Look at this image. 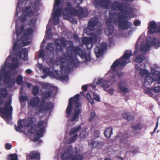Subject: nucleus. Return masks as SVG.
Returning <instances> with one entry per match:
<instances>
[{
  "instance_id": "25",
  "label": "nucleus",
  "mask_w": 160,
  "mask_h": 160,
  "mask_svg": "<svg viewBox=\"0 0 160 160\" xmlns=\"http://www.w3.org/2000/svg\"><path fill=\"white\" fill-rule=\"evenodd\" d=\"M42 71L45 74L48 75L51 77H56V76H55L53 72L50 71V69L49 68L44 67Z\"/></svg>"
},
{
  "instance_id": "41",
  "label": "nucleus",
  "mask_w": 160,
  "mask_h": 160,
  "mask_svg": "<svg viewBox=\"0 0 160 160\" xmlns=\"http://www.w3.org/2000/svg\"><path fill=\"white\" fill-rule=\"evenodd\" d=\"M37 67L38 69H39L40 70L42 71L44 68V67L43 66L42 64H40L39 63L37 64Z\"/></svg>"
},
{
  "instance_id": "29",
  "label": "nucleus",
  "mask_w": 160,
  "mask_h": 160,
  "mask_svg": "<svg viewBox=\"0 0 160 160\" xmlns=\"http://www.w3.org/2000/svg\"><path fill=\"white\" fill-rule=\"evenodd\" d=\"M86 98L88 102L90 103L91 104L93 105L94 104V101L92 98L90 94L88 92L87 94Z\"/></svg>"
},
{
  "instance_id": "45",
  "label": "nucleus",
  "mask_w": 160,
  "mask_h": 160,
  "mask_svg": "<svg viewBox=\"0 0 160 160\" xmlns=\"http://www.w3.org/2000/svg\"><path fill=\"white\" fill-rule=\"evenodd\" d=\"M25 72L28 74H30L32 73V71L30 69H28Z\"/></svg>"
},
{
  "instance_id": "24",
  "label": "nucleus",
  "mask_w": 160,
  "mask_h": 160,
  "mask_svg": "<svg viewBox=\"0 0 160 160\" xmlns=\"http://www.w3.org/2000/svg\"><path fill=\"white\" fill-rule=\"evenodd\" d=\"M112 134V128L111 127L107 128L104 132V134L105 136L108 138H109Z\"/></svg>"
},
{
  "instance_id": "30",
  "label": "nucleus",
  "mask_w": 160,
  "mask_h": 160,
  "mask_svg": "<svg viewBox=\"0 0 160 160\" xmlns=\"http://www.w3.org/2000/svg\"><path fill=\"white\" fill-rule=\"evenodd\" d=\"M144 92L145 93L150 97H152L153 96V93L152 92V90L150 88H146L144 89Z\"/></svg>"
},
{
  "instance_id": "33",
  "label": "nucleus",
  "mask_w": 160,
  "mask_h": 160,
  "mask_svg": "<svg viewBox=\"0 0 160 160\" xmlns=\"http://www.w3.org/2000/svg\"><path fill=\"white\" fill-rule=\"evenodd\" d=\"M86 128L84 130L81 131L79 135V138H84L86 135Z\"/></svg>"
},
{
  "instance_id": "55",
  "label": "nucleus",
  "mask_w": 160,
  "mask_h": 160,
  "mask_svg": "<svg viewBox=\"0 0 160 160\" xmlns=\"http://www.w3.org/2000/svg\"><path fill=\"white\" fill-rule=\"evenodd\" d=\"M120 159H121L122 160H123V158H122V157H120Z\"/></svg>"
},
{
  "instance_id": "15",
  "label": "nucleus",
  "mask_w": 160,
  "mask_h": 160,
  "mask_svg": "<svg viewBox=\"0 0 160 160\" xmlns=\"http://www.w3.org/2000/svg\"><path fill=\"white\" fill-rule=\"evenodd\" d=\"M93 3L96 8L108 9L110 8L111 1L110 0H94Z\"/></svg>"
},
{
  "instance_id": "43",
  "label": "nucleus",
  "mask_w": 160,
  "mask_h": 160,
  "mask_svg": "<svg viewBox=\"0 0 160 160\" xmlns=\"http://www.w3.org/2000/svg\"><path fill=\"white\" fill-rule=\"evenodd\" d=\"M87 85H83L82 87V89L83 90L85 91H86L87 90V88L88 87Z\"/></svg>"
},
{
  "instance_id": "44",
  "label": "nucleus",
  "mask_w": 160,
  "mask_h": 160,
  "mask_svg": "<svg viewBox=\"0 0 160 160\" xmlns=\"http://www.w3.org/2000/svg\"><path fill=\"white\" fill-rule=\"evenodd\" d=\"M129 113H125V114H124L123 115V117L124 118H126L127 119H129Z\"/></svg>"
},
{
  "instance_id": "42",
  "label": "nucleus",
  "mask_w": 160,
  "mask_h": 160,
  "mask_svg": "<svg viewBox=\"0 0 160 160\" xmlns=\"http://www.w3.org/2000/svg\"><path fill=\"white\" fill-rule=\"evenodd\" d=\"M74 2L78 4H80L82 2L83 0H74Z\"/></svg>"
},
{
  "instance_id": "27",
  "label": "nucleus",
  "mask_w": 160,
  "mask_h": 160,
  "mask_svg": "<svg viewBox=\"0 0 160 160\" xmlns=\"http://www.w3.org/2000/svg\"><path fill=\"white\" fill-rule=\"evenodd\" d=\"M39 88L37 86L35 85L33 87L32 93L34 96L37 95L39 92Z\"/></svg>"
},
{
  "instance_id": "35",
  "label": "nucleus",
  "mask_w": 160,
  "mask_h": 160,
  "mask_svg": "<svg viewBox=\"0 0 160 160\" xmlns=\"http://www.w3.org/2000/svg\"><path fill=\"white\" fill-rule=\"evenodd\" d=\"M96 116V114L94 112H91L90 117L88 119L89 121H92Z\"/></svg>"
},
{
  "instance_id": "56",
  "label": "nucleus",
  "mask_w": 160,
  "mask_h": 160,
  "mask_svg": "<svg viewBox=\"0 0 160 160\" xmlns=\"http://www.w3.org/2000/svg\"><path fill=\"white\" fill-rule=\"evenodd\" d=\"M132 152H134V151H132Z\"/></svg>"
},
{
  "instance_id": "46",
  "label": "nucleus",
  "mask_w": 160,
  "mask_h": 160,
  "mask_svg": "<svg viewBox=\"0 0 160 160\" xmlns=\"http://www.w3.org/2000/svg\"><path fill=\"white\" fill-rule=\"evenodd\" d=\"M25 84L27 87L28 88H30L32 86V85L31 83L28 82H26V83Z\"/></svg>"
},
{
  "instance_id": "47",
  "label": "nucleus",
  "mask_w": 160,
  "mask_h": 160,
  "mask_svg": "<svg viewBox=\"0 0 160 160\" xmlns=\"http://www.w3.org/2000/svg\"><path fill=\"white\" fill-rule=\"evenodd\" d=\"M89 87H90V90H91V88L92 89H94L96 88V87L94 85H89Z\"/></svg>"
},
{
  "instance_id": "51",
  "label": "nucleus",
  "mask_w": 160,
  "mask_h": 160,
  "mask_svg": "<svg viewBox=\"0 0 160 160\" xmlns=\"http://www.w3.org/2000/svg\"><path fill=\"white\" fill-rule=\"evenodd\" d=\"M159 25L158 28V32H160V22L159 23Z\"/></svg>"
},
{
  "instance_id": "8",
  "label": "nucleus",
  "mask_w": 160,
  "mask_h": 160,
  "mask_svg": "<svg viewBox=\"0 0 160 160\" xmlns=\"http://www.w3.org/2000/svg\"><path fill=\"white\" fill-rule=\"evenodd\" d=\"M88 14L87 8H82L79 6L73 8L71 3L68 2L63 12V17L71 23L75 24L77 23V21L73 17L77 16L81 18L87 17Z\"/></svg>"
},
{
  "instance_id": "14",
  "label": "nucleus",
  "mask_w": 160,
  "mask_h": 160,
  "mask_svg": "<svg viewBox=\"0 0 160 160\" xmlns=\"http://www.w3.org/2000/svg\"><path fill=\"white\" fill-rule=\"evenodd\" d=\"M139 74L141 76L144 77V83L146 85H150L154 78L152 77V74L146 70L140 69Z\"/></svg>"
},
{
  "instance_id": "4",
  "label": "nucleus",
  "mask_w": 160,
  "mask_h": 160,
  "mask_svg": "<svg viewBox=\"0 0 160 160\" xmlns=\"http://www.w3.org/2000/svg\"><path fill=\"white\" fill-rule=\"evenodd\" d=\"M132 55L131 50H126L122 57L116 60L111 66V69L106 73L103 78H98L95 81L97 85L101 84V87L103 90L112 95L113 93L114 89L111 87L110 82H115L122 78L124 73L119 71H117L118 67L125 66L127 63L131 62L129 59Z\"/></svg>"
},
{
  "instance_id": "5",
  "label": "nucleus",
  "mask_w": 160,
  "mask_h": 160,
  "mask_svg": "<svg viewBox=\"0 0 160 160\" xmlns=\"http://www.w3.org/2000/svg\"><path fill=\"white\" fill-rule=\"evenodd\" d=\"M36 118H32L20 120L18 122V126H15V128L16 131L20 132L22 131L21 129L22 128L30 127L28 130L29 132L34 134L35 136L33 140L34 141H38L39 143H41L42 141L39 138L43 137L45 132V128L47 126V121L46 120L40 121L37 126L34 124L36 122Z\"/></svg>"
},
{
  "instance_id": "18",
  "label": "nucleus",
  "mask_w": 160,
  "mask_h": 160,
  "mask_svg": "<svg viewBox=\"0 0 160 160\" xmlns=\"http://www.w3.org/2000/svg\"><path fill=\"white\" fill-rule=\"evenodd\" d=\"M151 71L152 74L153 76L158 77L157 78H154V81L156 82L158 84H160V67L157 65H155L153 67L151 68Z\"/></svg>"
},
{
  "instance_id": "10",
  "label": "nucleus",
  "mask_w": 160,
  "mask_h": 160,
  "mask_svg": "<svg viewBox=\"0 0 160 160\" xmlns=\"http://www.w3.org/2000/svg\"><path fill=\"white\" fill-rule=\"evenodd\" d=\"M61 154L62 160H82L83 158L82 153L78 151L77 148H72L71 146L64 148L60 146L58 150V157Z\"/></svg>"
},
{
  "instance_id": "23",
  "label": "nucleus",
  "mask_w": 160,
  "mask_h": 160,
  "mask_svg": "<svg viewBox=\"0 0 160 160\" xmlns=\"http://www.w3.org/2000/svg\"><path fill=\"white\" fill-rule=\"evenodd\" d=\"M128 135L126 133H120L118 136L121 142L126 144L128 142Z\"/></svg>"
},
{
  "instance_id": "17",
  "label": "nucleus",
  "mask_w": 160,
  "mask_h": 160,
  "mask_svg": "<svg viewBox=\"0 0 160 160\" xmlns=\"http://www.w3.org/2000/svg\"><path fill=\"white\" fill-rule=\"evenodd\" d=\"M107 45L106 42L101 43L100 47H97L95 49V53L97 58H99L102 56L103 52L107 49Z\"/></svg>"
},
{
  "instance_id": "12",
  "label": "nucleus",
  "mask_w": 160,
  "mask_h": 160,
  "mask_svg": "<svg viewBox=\"0 0 160 160\" xmlns=\"http://www.w3.org/2000/svg\"><path fill=\"white\" fill-rule=\"evenodd\" d=\"M29 105L32 107H38V110L37 112L39 114L46 110H50L53 109L54 107L53 103L52 102H48L46 104L44 101L40 102V99L38 96L34 97L30 99L28 102Z\"/></svg>"
},
{
  "instance_id": "7",
  "label": "nucleus",
  "mask_w": 160,
  "mask_h": 160,
  "mask_svg": "<svg viewBox=\"0 0 160 160\" xmlns=\"http://www.w3.org/2000/svg\"><path fill=\"white\" fill-rule=\"evenodd\" d=\"M79 94H77L69 99V103L66 110V117L69 119L67 122L68 126L74 124L73 122L78 120V117L81 112V105L79 102Z\"/></svg>"
},
{
  "instance_id": "2",
  "label": "nucleus",
  "mask_w": 160,
  "mask_h": 160,
  "mask_svg": "<svg viewBox=\"0 0 160 160\" xmlns=\"http://www.w3.org/2000/svg\"><path fill=\"white\" fill-rule=\"evenodd\" d=\"M46 41L44 39L41 46V49L39 51V57L46 59L47 62H50L52 66V69L58 75V79L62 82L67 81L69 78L68 74L71 70V67L77 65L78 61L76 57L78 55L84 62L88 61L90 60V52H88L86 53H84L82 50L79 47H74L73 45V42L70 41L69 42V47L67 49V52L65 54H62L61 57L58 60L53 62V56L55 54H57L58 52L61 53L63 50L66 47V42L65 38H62L60 39H56L55 41L56 48L52 43H49L46 48L47 49L50 53L47 55L44 53V49H42L43 44L45 43Z\"/></svg>"
},
{
  "instance_id": "39",
  "label": "nucleus",
  "mask_w": 160,
  "mask_h": 160,
  "mask_svg": "<svg viewBox=\"0 0 160 160\" xmlns=\"http://www.w3.org/2000/svg\"><path fill=\"white\" fill-rule=\"evenodd\" d=\"M133 24L136 26H139L141 25V21L138 20H136L134 21Z\"/></svg>"
},
{
  "instance_id": "11",
  "label": "nucleus",
  "mask_w": 160,
  "mask_h": 160,
  "mask_svg": "<svg viewBox=\"0 0 160 160\" xmlns=\"http://www.w3.org/2000/svg\"><path fill=\"white\" fill-rule=\"evenodd\" d=\"M61 0H55L53 5V12L52 15V18L50 19L48 24L47 26L46 34L48 37L51 35V27L52 21L55 25H58L59 23L60 17L61 16L62 13V8L61 4Z\"/></svg>"
},
{
  "instance_id": "21",
  "label": "nucleus",
  "mask_w": 160,
  "mask_h": 160,
  "mask_svg": "<svg viewBox=\"0 0 160 160\" xmlns=\"http://www.w3.org/2000/svg\"><path fill=\"white\" fill-rule=\"evenodd\" d=\"M148 25V33L152 34L156 32L157 26L155 22L153 21L149 22Z\"/></svg>"
},
{
  "instance_id": "37",
  "label": "nucleus",
  "mask_w": 160,
  "mask_h": 160,
  "mask_svg": "<svg viewBox=\"0 0 160 160\" xmlns=\"http://www.w3.org/2000/svg\"><path fill=\"white\" fill-rule=\"evenodd\" d=\"M28 100V97L27 96H23L20 97V100L21 102L27 101Z\"/></svg>"
},
{
  "instance_id": "34",
  "label": "nucleus",
  "mask_w": 160,
  "mask_h": 160,
  "mask_svg": "<svg viewBox=\"0 0 160 160\" xmlns=\"http://www.w3.org/2000/svg\"><path fill=\"white\" fill-rule=\"evenodd\" d=\"M152 90L155 93H159L160 92V85L154 87Z\"/></svg>"
},
{
  "instance_id": "54",
  "label": "nucleus",
  "mask_w": 160,
  "mask_h": 160,
  "mask_svg": "<svg viewBox=\"0 0 160 160\" xmlns=\"http://www.w3.org/2000/svg\"><path fill=\"white\" fill-rule=\"evenodd\" d=\"M104 160H111V159L109 158H107Z\"/></svg>"
},
{
  "instance_id": "53",
  "label": "nucleus",
  "mask_w": 160,
  "mask_h": 160,
  "mask_svg": "<svg viewBox=\"0 0 160 160\" xmlns=\"http://www.w3.org/2000/svg\"><path fill=\"white\" fill-rule=\"evenodd\" d=\"M80 95H82V96H84V92H81L80 93Z\"/></svg>"
},
{
  "instance_id": "38",
  "label": "nucleus",
  "mask_w": 160,
  "mask_h": 160,
  "mask_svg": "<svg viewBox=\"0 0 160 160\" xmlns=\"http://www.w3.org/2000/svg\"><path fill=\"white\" fill-rule=\"evenodd\" d=\"M100 135V132L98 130H96L94 131V136L96 138H98Z\"/></svg>"
},
{
  "instance_id": "48",
  "label": "nucleus",
  "mask_w": 160,
  "mask_h": 160,
  "mask_svg": "<svg viewBox=\"0 0 160 160\" xmlns=\"http://www.w3.org/2000/svg\"><path fill=\"white\" fill-rule=\"evenodd\" d=\"M23 90V87L22 86L20 89V92L21 93H22Z\"/></svg>"
},
{
  "instance_id": "3",
  "label": "nucleus",
  "mask_w": 160,
  "mask_h": 160,
  "mask_svg": "<svg viewBox=\"0 0 160 160\" xmlns=\"http://www.w3.org/2000/svg\"><path fill=\"white\" fill-rule=\"evenodd\" d=\"M111 8L109 19L106 22L108 28L105 31L107 35H111L113 31V23L118 25L120 30L128 29L132 26V23L128 20L135 17L137 15L135 10L130 5L127 3L114 1L111 4Z\"/></svg>"
},
{
  "instance_id": "49",
  "label": "nucleus",
  "mask_w": 160,
  "mask_h": 160,
  "mask_svg": "<svg viewBox=\"0 0 160 160\" xmlns=\"http://www.w3.org/2000/svg\"><path fill=\"white\" fill-rule=\"evenodd\" d=\"M46 74H45L44 75H42V76H41V77L43 78V79H44L45 78H46V77H47V76H46Z\"/></svg>"
},
{
  "instance_id": "52",
  "label": "nucleus",
  "mask_w": 160,
  "mask_h": 160,
  "mask_svg": "<svg viewBox=\"0 0 160 160\" xmlns=\"http://www.w3.org/2000/svg\"><path fill=\"white\" fill-rule=\"evenodd\" d=\"M74 37L75 39L77 40L78 39V37L76 35H74Z\"/></svg>"
},
{
  "instance_id": "19",
  "label": "nucleus",
  "mask_w": 160,
  "mask_h": 160,
  "mask_svg": "<svg viewBox=\"0 0 160 160\" xmlns=\"http://www.w3.org/2000/svg\"><path fill=\"white\" fill-rule=\"evenodd\" d=\"M118 86L122 92L127 93L129 92L127 83L125 80H121L118 84Z\"/></svg>"
},
{
  "instance_id": "26",
  "label": "nucleus",
  "mask_w": 160,
  "mask_h": 160,
  "mask_svg": "<svg viewBox=\"0 0 160 160\" xmlns=\"http://www.w3.org/2000/svg\"><path fill=\"white\" fill-rule=\"evenodd\" d=\"M23 82V78L22 75H18L16 79V82L18 85H21Z\"/></svg>"
},
{
  "instance_id": "32",
  "label": "nucleus",
  "mask_w": 160,
  "mask_h": 160,
  "mask_svg": "<svg viewBox=\"0 0 160 160\" xmlns=\"http://www.w3.org/2000/svg\"><path fill=\"white\" fill-rule=\"evenodd\" d=\"M93 98L97 102H99L100 101V98L99 95L95 92H93Z\"/></svg>"
},
{
  "instance_id": "40",
  "label": "nucleus",
  "mask_w": 160,
  "mask_h": 160,
  "mask_svg": "<svg viewBox=\"0 0 160 160\" xmlns=\"http://www.w3.org/2000/svg\"><path fill=\"white\" fill-rule=\"evenodd\" d=\"M5 148L7 150H9L12 148V145L9 143H7L5 144Z\"/></svg>"
},
{
  "instance_id": "9",
  "label": "nucleus",
  "mask_w": 160,
  "mask_h": 160,
  "mask_svg": "<svg viewBox=\"0 0 160 160\" xmlns=\"http://www.w3.org/2000/svg\"><path fill=\"white\" fill-rule=\"evenodd\" d=\"M154 46L156 48L160 47V41L153 37H149L145 41L142 36L140 37L136 44V49L134 54L137 52L145 54L150 50L151 46Z\"/></svg>"
},
{
  "instance_id": "31",
  "label": "nucleus",
  "mask_w": 160,
  "mask_h": 160,
  "mask_svg": "<svg viewBox=\"0 0 160 160\" xmlns=\"http://www.w3.org/2000/svg\"><path fill=\"white\" fill-rule=\"evenodd\" d=\"M8 160H18V156L15 154H11L8 158Z\"/></svg>"
},
{
  "instance_id": "20",
  "label": "nucleus",
  "mask_w": 160,
  "mask_h": 160,
  "mask_svg": "<svg viewBox=\"0 0 160 160\" xmlns=\"http://www.w3.org/2000/svg\"><path fill=\"white\" fill-rule=\"evenodd\" d=\"M27 160H39L40 153L35 151L30 152L27 156Z\"/></svg>"
},
{
  "instance_id": "36",
  "label": "nucleus",
  "mask_w": 160,
  "mask_h": 160,
  "mask_svg": "<svg viewBox=\"0 0 160 160\" xmlns=\"http://www.w3.org/2000/svg\"><path fill=\"white\" fill-rule=\"evenodd\" d=\"M142 128V126L141 124L137 125L132 127L134 130H139Z\"/></svg>"
},
{
  "instance_id": "28",
  "label": "nucleus",
  "mask_w": 160,
  "mask_h": 160,
  "mask_svg": "<svg viewBox=\"0 0 160 160\" xmlns=\"http://www.w3.org/2000/svg\"><path fill=\"white\" fill-rule=\"evenodd\" d=\"M100 144L99 143L98 141H91L88 142V145L91 148L97 147Z\"/></svg>"
},
{
  "instance_id": "13",
  "label": "nucleus",
  "mask_w": 160,
  "mask_h": 160,
  "mask_svg": "<svg viewBox=\"0 0 160 160\" xmlns=\"http://www.w3.org/2000/svg\"><path fill=\"white\" fill-rule=\"evenodd\" d=\"M42 88L41 90V93L45 97L48 98L52 96L54 88L46 82L40 83Z\"/></svg>"
},
{
  "instance_id": "50",
  "label": "nucleus",
  "mask_w": 160,
  "mask_h": 160,
  "mask_svg": "<svg viewBox=\"0 0 160 160\" xmlns=\"http://www.w3.org/2000/svg\"><path fill=\"white\" fill-rule=\"evenodd\" d=\"M158 121L156 123V127H155V128H154V132H155V130L157 129V127H158Z\"/></svg>"
},
{
  "instance_id": "1",
  "label": "nucleus",
  "mask_w": 160,
  "mask_h": 160,
  "mask_svg": "<svg viewBox=\"0 0 160 160\" xmlns=\"http://www.w3.org/2000/svg\"><path fill=\"white\" fill-rule=\"evenodd\" d=\"M40 6L39 0L33 5L29 0H18L15 15L16 33L10 54H28L27 49H22V47L31 42V35L34 32Z\"/></svg>"
},
{
  "instance_id": "6",
  "label": "nucleus",
  "mask_w": 160,
  "mask_h": 160,
  "mask_svg": "<svg viewBox=\"0 0 160 160\" xmlns=\"http://www.w3.org/2000/svg\"><path fill=\"white\" fill-rule=\"evenodd\" d=\"M98 18L97 17L92 18L88 22V26L87 28L84 30V32L88 35H90L91 37H84L82 39V43L85 45L88 49H91L93 47V45L97 42L98 38L102 33V30L100 29H98L95 33H94L96 27H98Z\"/></svg>"
},
{
  "instance_id": "22",
  "label": "nucleus",
  "mask_w": 160,
  "mask_h": 160,
  "mask_svg": "<svg viewBox=\"0 0 160 160\" xmlns=\"http://www.w3.org/2000/svg\"><path fill=\"white\" fill-rule=\"evenodd\" d=\"M145 59V57L144 55H139L136 58L135 61L137 63H138V64H136L135 65V68L137 70L140 71V69H141L139 66L141 65L140 63L142 62L143 60Z\"/></svg>"
},
{
  "instance_id": "16",
  "label": "nucleus",
  "mask_w": 160,
  "mask_h": 160,
  "mask_svg": "<svg viewBox=\"0 0 160 160\" xmlns=\"http://www.w3.org/2000/svg\"><path fill=\"white\" fill-rule=\"evenodd\" d=\"M81 129V126L79 125L77 127H74L72 128L69 133L70 135H73L72 136H71L69 139V143L72 142H74L77 138L78 134L77 133Z\"/></svg>"
}]
</instances>
